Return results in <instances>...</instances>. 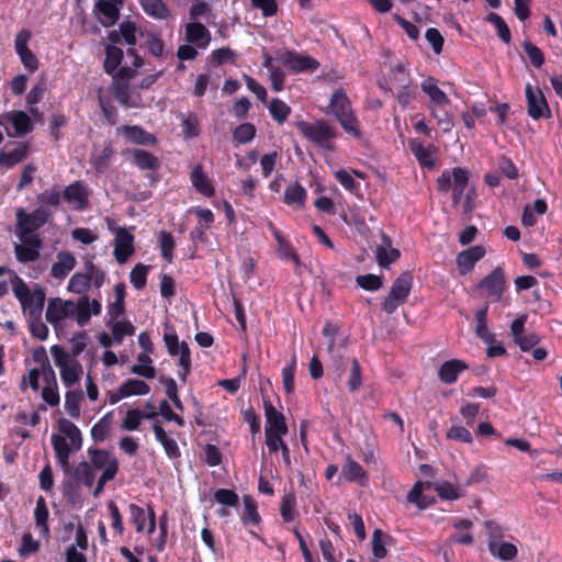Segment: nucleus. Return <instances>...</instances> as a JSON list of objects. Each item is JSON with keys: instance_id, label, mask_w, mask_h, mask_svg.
Here are the masks:
<instances>
[{"instance_id": "nucleus-1", "label": "nucleus", "mask_w": 562, "mask_h": 562, "mask_svg": "<svg viewBox=\"0 0 562 562\" xmlns=\"http://www.w3.org/2000/svg\"><path fill=\"white\" fill-rule=\"evenodd\" d=\"M57 428L60 434H53L50 442L55 452L57 464L67 473L70 471L69 458L71 451H78L82 447V435L80 429L69 419L59 418Z\"/></svg>"}, {"instance_id": "nucleus-2", "label": "nucleus", "mask_w": 562, "mask_h": 562, "mask_svg": "<svg viewBox=\"0 0 562 562\" xmlns=\"http://www.w3.org/2000/svg\"><path fill=\"white\" fill-rule=\"evenodd\" d=\"M339 122L342 130L357 139L362 138L359 121L352 110L350 99L341 88L336 89L330 97L328 111Z\"/></svg>"}, {"instance_id": "nucleus-3", "label": "nucleus", "mask_w": 562, "mask_h": 562, "mask_svg": "<svg viewBox=\"0 0 562 562\" xmlns=\"http://www.w3.org/2000/svg\"><path fill=\"white\" fill-rule=\"evenodd\" d=\"M11 282L13 293L20 302L23 313L29 318H41L46 299L44 289L36 285L31 291L29 285L16 273H13Z\"/></svg>"}, {"instance_id": "nucleus-4", "label": "nucleus", "mask_w": 562, "mask_h": 562, "mask_svg": "<svg viewBox=\"0 0 562 562\" xmlns=\"http://www.w3.org/2000/svg\"><path fill=\"white\" fill-rule=\"evenodd\" d=\"M295 125L300 133L308 142L326 151H335V139L338 136V131L327 121L316 120L313 123L306 121H297Z\"/></svg>"}, {"instance_id": "nucleus-5", "label": "nucleus", "mask_w": 562, "mask_h": 562, "mask_svg": "<svg viewBox=\"0 0 562 562\" xmlns=\"http://www.w3.org/2000/svg\"><path fill=\"white\" fill-rule=\"evenodd\" d=\"M50 353L55 364L60 370V379L66 387H71L80 381L83 369L77 359H72L61 346L54 345L50 347Z\"/></svg>"}, {"instance_id": "nucleus-6", "label": "nucleus", "mask_w": 562, "mask_h": 562, "mask_svg": "<svg viewBox=\"0 0 562 562\" xmlns=\"http://www.w3.org/2000/svg\"><path fill=\"white\" fill-rule=\"evenodd\" d=\"M413 288V274L409 271L402 272L392 283L389 295L382 302V310L386 314H393L403 305Z\"/></svg>"}, {"instance_id": "nucleus-7", "label": "nucleus", "mask_w": 562, "mask_h": 562, "mask_svg": "<svg viewBox=\"0 0 562 562\" xmlns=\"http://www.w3.org/2000/svg\"><path fill=\"white\" fill-rule=\"evenodd\" d=\"M164 342L171 357L179 356L178 366L181 368L179 378L182 382H186L192 368L189 345L186 341H179V337L173 328H171L170 333L164 334Z\"/></svg>"}, {"instance_id": "nucleus-8", "label": "nucleus", "mask_w": 562, "mask_h": 562, "mask_svg": "<svg viewBox=\"0 0 562 562\" xmlns=\"http://www.w3.org/2000/svg\"><path fill=\"white\" fill-rule=\"evenodd\" d=\"M16 235L22 237H31L34 232L43 227L50 214L43 207L35 209L27 213L24 209H18L16 213Z\"/></svg>"}, {"instance_id": "nucleus-9", "label": "nucleus", "mask_w": 562, "mask_h": 562, "mask_svg": "<svg viewBox=\"0 0 562 562\" xmlns=\"http://www.w3.org/2000/svg\"><path fill=\"white\" fill-rule=\"evenodd\" d=\"M278 59L285 68L295 74L314 72L321 66L316 58L301 55L295 50H285L279 55Z\"/></svg>"}, {"instance_id": "nucleus-10", "label": "nucleus", "mask_w": 562, "mask_h": 562, "mask_svg": "<svg viewBox=\"0 0 562 562\" xmlns=\"http://www.w3.org/2000/svg\"><path fill=\"white\" fill-rule=\"evenodd\" d=\"M527 112L532 120L551 117V110L540 88H533L530 83L525 88Z\"/></svg>"}, {"instance_id": "nucleus-11", "label": "nucleus", "mask_w": 562, "mask_h": 562, "mask_svg": "<svg viewBox=\"0 0 562 562\" xmlns=\"http://www.w3.org/2000/svg\"><path fill=\"white\" fill-rule=\"evenodd\" d=\"M124 0H97L93 13L104 27L113 26L120 19V11Z\"/></svg>"}, {"instance_id": "nucleus-12", "label": "nucleus", "mask_w": 562, "mask_h": 562, "mask_svg": "<svg viewBox=\"0 0 562 562\" xmlns=\"http://www.w3.org/2000/svg\"><path fill=\"white\" fill-rule=\"evenodd\" d=\"M21 244L14 246V255L19 262L29 263L34 262L40 258V251L43 246V241L38 234H34L31 237L18 236Z\"/></svg>"}, {"instance_id": "nucleus-13", "label": "nucleus", "mask_w": 562, "mask_h": 562, "mask_svg": "<svg viewBox=\"0 0 562 562\" xmlns=\"http://www.w3.org/2000/svg\"><path fill=\"white\" fill-rule=\"evenodd\" d=\"M479 288L485 290L487 296L492 297L493 302H499L507 289L504 269L496 267L480 281Z\"/></svg>"}, {"instance_id": "nucleus-14", "label": "nucleus", "mask_w": 562, "mask_h": 562, "mask_svg": "<svg viewBox=\"0 0 562 562\" xmlns=\"http://www.w3.org/2000/svg\"><path fill=\"white\" fill-rule=\"evenodd\" d=\"M89 195L88 188L79 180L67 186L63 192V199L76 211L89 207Z\"/></svg>"}, {"instance_id": "nucleus-15", "label": "nucleus", "mask_w": 562, "mask_h": 562, "mask_svg": "<svg viewBox=\"0 0 562 562\" xmlns=\"http://www.w3.org/2000/svg\"><path fill=\"white\" fill-rule=\"evenodd\" d=\"M134 239V235L125 227H117L115 229L113 254L119 263H125L135 252Z\"/></svg>"}, {"instance_id": "nucleus-16", "label": "nucleus", "mask_w": 562, "mask_h": 562, "mask_svg": "<svg viewBox=\"0 0 562 562\" xmlns=\"http://www.w3.org/2000/svg\"><path fill=\"white\" fill-rule=\"evenodd\" d=\"M485 248L481 245L460 251L456 258L460 274L464 276L472 271L475 263L485 256Z\"/></svg>"}, {"instance_id": "nucleus-17", "label": "nucleus", "mask_w": 562, "mask_h": 562, "mask_svg": "<svg viewBox=\"0 0 562 562\" xmlns=\"http://www.w3.org/2000/svg\"><path fill=\"white\" fill-rule=\"evenodd\" d=\"M267 227L278 244L277 252L279 257L281 259L291 260L296 266H300V256L292 246L291 241L282 235L281 231H279L278 227L272 222H269Z\"/></svg>"}, {"instance_id": "nucleus-18", "label": "nucleus", "mask_w": 562, "mask_h": 562, "mask_svg": "<svg viewBox=\"0 0 562 562\" xmlns=\"http://www.w3.org/2000/svg\"><path fill=\"white\" fill-rule=\"evenodd\" d=\"M263 409L266 417L265 431L288 434L289 428L284 415L277 411L269 400L263 401Z\"/></svg>"}, {"instance_id": "nucleus-19", "label": "nucleus", "mask_w": 562, "mask_h": 562, "mask_svg": "<svg viewBox=\"0 0 562 562\" xmlns=\"http://www.w3.org/2000/svg\"><path fill=\"white\" fill-rule=\"evenodd\" d=\"M190 180L193 188L202 195L212 198L215 195V188L212 180L203 170V166L198 164L190 172Z\"/></svg>"}, {"instance_id": "nucleus-20", "label": "nucleus", "mask_w": 562, "mask_h": 562, "mask_svg": "<svg viewBox=\"0 0 562 562\" xmlns=\"http://www.w3.org/2000/svg\"><path fill=\"white\" fill-rule=\"evenodd\" d=\"M117 132L122 133L127 142L136 145H155L157 142L154 134L146 132L138 125H123Z\"/></svg>"}, {"instance_id": "nucleus-21", "label": "nucleus", "mask_w": 562, "mask_h": 562, "mask_svg": "<svg viewBox=\"0 0 562 562\" xmlns=\"http://www.w3.org/2000/svg\"><path fill=\"white\" fill-rule=\"evenodd\" d=\"M468 364L460 359H451L445 361L438 370V378L445 384H453L457 382L461 372L468 370Z\"/></svg>"}, {"instance_id": "nucleus-22", "label": "nucleus", "mask_w": 562, "mask_h": 562, "mask_svg": "<svg viewBox=\"0 0 562 562\" xmlns=\"http://www.w3.org/2000/svg\"><path fill=\"white\" fill-rule=\"evenodd\" d=\"M156 440L164 447V450L169 459H179L181 451L177 441L171 438L164 429L161 424L155 423L151 426Z\"/></svg>"}, {"instance_id": "nucleus-23", "label": "nucleus", "mask_w": 562, "mask_h": 562, "mask_svg": "<svg viewBox=\"0 0 562 562\" xmlns=\"http://www.w3.org/2000/svg\"><path fill=\"white\" fill-rule=\"evenodd\" d=\"M186 38L189 43L195 44L199 48H206L210 41V31L200 22H191L186 25Z\"/></svg>"}, {"instance_id": "nucleus-24", "label": "nucleus", "mask_w": 562, "mask_h": 562, "mask_svg": "<svg viewBox=\"0 0 562 562\" xmlns=\"http://www.w3.org/2000/svg\"><path fill=\"white\" fill-rule=\"evenodd\" d=\"M76 258L70 251H59L57 261L53 263L50 274L53 278L64 280L76 267Z\"/></svg>"}, {"instance_id": "nucleus-25", "label": "nucleus", "mask_w": 562, "mask_h": 562, "mask_svg": "<svg viewBox=\"0 0 562 562\" xmlns=\"http://www.w3.org/2000/svg\"><path fill=\"white\" fill-rule=\"evenodd\" d=\"M438 81L434 77H428L420 83V89L426 93L436 106H447L450 99L443 90L438 87Z\"/></svg>"}, {"instance_id": "nucleus-26", "label": "nucleus", "mask_w": 562, "mask_h": 562, "mask_svg": "<svg viewBox=\"0 0 562 562\" xmlns=\"http://www.w3.org/2000/svg\"><path fill=\"white\" fill-rule=\"evenodd\" d=\"M409 148L423 168L432 169L435 167L434 154L437 149L434 145L426 147L422 143L413 139L409 143Z\"/></svg>"}, {"instance_id": "nucleus-27", "label": "nucleus", "mask_w": 562, "mask_h": 562, "mask_svg": "<svg viewBox=\"0 0 562 562\" xmlns=\"http://www.w3.org/2000/svg\"><path fill=\"white\" fill-rule=\"evenodd\" d=\"M133 158V164L140 170H157L160 167L159 159L151 153L145 149H128L126 150Z\"/></svg>"}, {"instance_id": "nucleus-28", "label": "nucleus", "mask_w": 562, "mask_h": 562, "mask_svg": "<svg viewBox=\"0 0 562 562\" xmlns=\"http://www.w3.org/2000/svg\"><path fill=\"white\" fill-rule=\"evenodd\" d=\"M342 476L348 482H357L364 486L368 482V474L359 462L351 457L347 458L346 464L342 467Z\"/></svg>"}, {"instance_id": "nucleus-29", "label": "nucleus", "mask_w": 562, "mask_h": 562, "mask_svg": "<svg viewBox=\"0 0 562 562\" xmlns=\"http://www.w3.org/2000/svg\"><path fill=\"white\" fill-rule=\"evenodd\" d=\"M453 186L452 189V201L458 204L464 193L465 188L469 183V171L462 167H456L451 170Z\"/></svg>"}, {"instance_id": "nucleus-30", "label": "nucleus", "mask_w": 562, "mask_h": 562, "mask_svg": "<svg viewBox=\"0 0 562 562\" xmlns=\"http://www.w3.org/2000/svg\"><path fill=\"white\" fill-rule=\"evenodd\" d=\"M156 412H142L138 408L128 409L122 422V429L127 431H134L138 429L142 419H154L157 417Z\"/></svg>"}, {"instance_id": "nucleus-31", "label": "nucleus", "mask_w": 562, "mask_h": 562, "mask_svg": "<svg viewBox=\"0 0 562 562\" xmlns=\"http://www.w3.org/2000/svg\"><path fill=\"white\" fill-rule=\"evenodd\" d=\"M29 154V144L22 143L11 151H0V167L10 169L23 161Z\"/></svg>"}, {"instance_id": "nucleus-32", "label": "nucleus", "mask_w": 562, "mask_h": 562, "mask_svg": "<svg viewBox=\"0 0 562 562\" xmlns=\"http://www.w3.org/2000/svg\"><path fill=\"white\" fill-rule=\"evenodd\" d=\"M488 307V303H485V305L475 313V335L485 344L495 341L494 335L491 334L487 328Z\"/></svg>"}, {"instance_id": "nucleus-33", "label": "nucleus", "mask_w": 562, "mask_h": 562, "mask_svg": "<svg viewBox=\"0 0 562 562\" xmlns=\"http://www.w3.org/2000/svg\"><path fill=\"white\" fill-rule=\"evenodd\" d=\"M143 11L156 20H166L170 16V10L164 0H138Z\"/></svg>"}, {"instance_id": "nucleus-34", "label": "nucleus", "mask_w": 562, "mask_h": 562, "mask_svg": "<svg viewBox=\"0 0 562 562\" xmlns=\"http://www.w3.org/2000/svg\"><path fill=\"white\" fill-rule=\"evenodd\" d=\"M244 503V512L240 515V520L245 527L249 525L259 526L261 524V517L258 513V507L256 501L249 496L245 495L243 497Z\"/></svg>"}, {"instance_id": "nucleus-35", "label": "nucleus", "mask_w": 562, "mask_h": 562, "mask_svg": "<svg viewBox=\"0 0 562 562\" xmlns=\"http://www.w3.org/2000/svg\"><path fill=\"white\" fill-rule=\"evenodd\" d=\"M11 121L14 133L13 136H22L33 131V123L31 117L24 111H11Z\"/></svg>"}, {"instance_id": "nucleus-36", "label": "nucleus", "mask_w": 562, "mask_h": 562, "mask_svg": "<svg viewBox=\"0 0 562 562\" xmlns=\"http://www.w3.org/2000/svg\"><path fill=\"white\" fill-rule=\"evenodd\" d=\"M389 80L390 86H384L382 82H379L380 88L385 91H392V87L402 88L413 82L403 65H396L391 69Z\"/></svg>"}, {"instance_id": "nucleus-37", "label": "nucleus", "mask_w": 562, "mask_h": 562, "mask_svg": "<svg viewBox=\"0 0 562 562\" xmlns=\"http://www.w3.org/2000/svg\"><path fill=\"white\" fill-rule=\"evenodd\" d=\"M72 476L78 484L92 487L95 481V471L89 462L81 461L74 468Z\"/></svg>"}, {"instance_id": "nucleus-38", "label": "nucleus", "mask_w": 562, "mask_h": 562, "mask_svg": "<svg viewBox=\"0 0 562 562\" xmlns=\"http://www.w3.org/2000/svg\"><path fill=\"white\" fill-rule=\"evenodd\" d=\"M104 53H105V59L103 63L104 71L108 75H113L117 70L119 66L122 63L123 55H124L123 50L120 47H117L116 45H106Z\"/></svg>"}, {"instance_id": "nucleus-39", "label": "nucleus", "mask_w": 562, "mask_h": 562, "mask_svg": "<svg viewBox=\"0 0 562 562\" xmlns=\"http://www.w3.org/2000/svg\"><path fill=\"white\" fill-rule=\"evenodd\" d=\"M48 516L49 512L46 505V501L43 496H40L36 499L34 519L36 527L40 528V532L43 536H47L49 533Z\"/></svg>"}, {"instance_id": "nucleus-40", "label": "nucleus", "mask_w": 562, "mask_h": 562, "mask_svg": "<svg viewBox=\"0 0 562 562\" xmlns=\"http://www.w3.org/2000/svg\"><path fill=\"white\" fill-rule=\"evenodd\" d=\"M488 550L492 555L503 561L513 560L517 555L516 546L509 542L488 540Z\"/></svg>"}, {"instance_id": "nucleus-41", "label": "nucleus", "mask_w": 562, "mask_h": 562, "mask_svg": "<svg viewBox=\"0 0 562 562\" xmlns=\"http://www.w3.org/2000/svg\"><path fill=\"white\" fill-rule=\"evenodd\" d=\"M280 515L284 522L294 521L299 517L296 509V496L290 492L282 496L280 504Z\"/></svg>"}, {"instance_id": "nucleus-42", "label": "nucleus", "mask_w": 562, "mask_h": 562, "mask_svg": "<svg viewBox=\"0 0 562 562\" xmlns=\"http://www.w3.org/2000/svg\"><path fill=\"white\" fill-rule=\"evenodd\" d=\"M90 457V464L93 467V470H101L109 468L112 462H119L115 457H112L109 451L97 448H89L88 450Z\"/></svg>"}, {"instance_id": "nucleus-43", "label": "nucleus", "mask_w": 562, "mask_h": 562, "mask_svg": "<svg viewBox=\"0 0 562 562\" xmlns=\"http://www.w3.org/2000/svg\"><path fill=\"white\" fill-rule=\"evenodd\" d=\"M306 196L307 193L303 186L300 184L299 182H294L286 187L283 201L286 205L303 206Z\"/></svg>"}, {"instance_id": "nucleus-44", "label": "nucleus", "mask_w": 562, "mask_h": 562, "mask_svg": "<svg viewBox=\"0 0 562 562\" xmlns=\"http://www.w3.org/2000/svg\"><path fill=\"white\" fill-rule=\"evenodd\" d=\"M122 395L130 397L133 395H147L150 386L143 380L127 379L121 384Z\"/></svg>"}, {"instance_id": "nucleus-45", "label": "nucleus", "mask_w": 562, "mask_h": 562, "mask_svg": "<svg viewBox=\"0 0 562 562\" xmlns=\"http://www.w3.org/2000/svg\"><path fill=\"white\" fill-rule=\"evenodd\" d=\"M83 401V392L81 390L68 391L65 395V409L72 418L80 417V404Z\"/></svg>"}, {"instance_id": "nucleus-46", "label": "nucleus", "mask_w": 562, "mask_h": 562, "mask_svg": "<svg viewBox=\"0 0 562 562\" xmlns=\"http://www.w3.org/2000/svg\"><path fill=\"white\" fill-rule=\"evenodd\" d=\"M112 156H113V148L110 144H108L99 153L92 154L91 165L93 166V168L95 169L97 172L103 173L106 171Z\"/></svg>"}, {"instance_id": "nucleus-47", "label": "nucleus", "mask_w": 562, "mask_h": 562, "mask_svg": "<svg viewBox=\"0 0 562 562\" xmlns=\"http://www.w3.org/2000/svg\"><path fill=\"white\" fill-rule=\"evenodd\" d=\"M485 21L494 25V27L497 32V36L505 44L510 43V41H512L510 30H509L508 25L506 24L505 20L501 15H498L497 13L491 12L486 15Z\"/></svg>"}, {"instance_id": "nucleus-48", "label": "nucleus", "mask_w": 562, "mask_h": 562, "mask_svg": "<svg viewBox=\"0 0 562 562\" xmlns=\"http://www.w3.org/2000/svg\"><path fill=\"white\" fill-rule=\"evenodd\" d=\"M91 285V276L86 272H76L68 282V291L77 294H82L89 290Z\"/></svg>"}, {"instance_id": "nucleus-49", "label": "nucleus", "mask_w": 562, "mask_h": 562, "mask_svg": "<svg viewBox=\"0 0 562 562\" xmlns=\"http://www.w3.org/2000/svg\"><path fill=\"white\" fill-rule=\"evenodd\" d=\"M46 321L52 325H57L65 318V308L63 300L59 297L50 299L45 313Z\"/></svg>"}, {"instance_id": "nucleus-50", "label": "nucleus", "mask_w": 562, "mask_h": 562, "mask_svg": "<svg viewBox=\"0 0 562 562\" xmlns=\"http://www.w3.org/2000/svg\"><path fill=\"white\" fill-rule=\"evenodd\" d=\"M158 241L160 245L162 258L166 259L168 262H172L173 249L176 247V241L172 234L167 231H160L158 235Z\"/></svg>"}, {"instance_id": "nucleus-51", "label": "nucleus", "mask_w": 562, "mask_h": 562, "mask_svg": "<svg viewBox=\"0 0 562 562\" xmlns=\"http://www.w3.org/2000/svg\"><path fill=\"white\" fill-rule=\"evenodd\" d=\"M269 112L274 121L283 124L291 114V108L284 101L274 98L270 102Z\"/></svg>"}, {"instance_id": "nucleus-52", "label": "nucleus", "mask_w": 562, "mask_h": 562, "mask_svg": "<svg viewBox=\"0 0 562 562\" xmlns=\"http://www.w3.org/2000/svg\"><path fill=\"white\" fill-rule=\"evenodd\" d=\"M395 97L402 110H406L418 97L417 86L412 82L405 87H402Z\"/></svg>"}, {"instance_id": "nucleus-53", "label": "nucleus", "mask_w": 562, "mask_h": 562, "mask_svg": "<svg viewBox=\"0 0 562 562\" xmlns=\"http://www.w3.org/2000/svg\"><path fill=\"white\" fill-rule=\"evenodd\" d=\"M256 131L252 123H241L233 131V139L238 144H247L255 138Z\"/></svg>"}, {"instance_id": "nucleus-54", "label": "nucleus", "mask_w": 562, "mask_h": 562, "mask_svg": "<svg viewBox=\"0 0 562 562\" xmlns=\"http://www.w3.org/2000/svg\"><path fill=\"white\" fill-rule=\"evenodd\" d=\"M150 267L144 263H137L130 273V281L136 290H142L147 283V274Z\"/></svg>"}, {"instance_id": "nucleus-55", "label": "nucleus", "mask_w": 562, "mask_h": 562, "mask_svg": "<svg viewBox=\"0 0 562 562\" xmlns=\"http://www.w3.org/2000/svg\"><path fill=\"white\" fill-rule=\"evenodd\" d=\"M160 382L165 385L166 395L168 396V398L172 402L177 409L182 412L184 409V406L178 395V385L175 379L170 376H162L160 379Z\"/></svg>"}, {"instance_id": "nucleus-56", "label": "nucleus", "mask_w": 562, "mask_h": 562, "mask_svg": "<svg viewBox=\"0 0 562 562\" xmlns=\"http://www.w3.org/2000/svg\"><path fill=\"white\" fill-rule=\"evenodd\" d=\"M435 491L441 499L456 501L462 496L460 490L448 481L436 483Z\"/></svg>"}, {"instance_id": "nucleus-57", "label": "nucleus", "mask_w": 562, "mask_h": 562, "mask_svg": "<svg viewBox=\"0 0 562 562\" xmlns=\"http://www.w3.org/2000/svg\"><path fill=\"white\" fill-rule=\"evenodd\" d=\"M214 501L227 507H237L239 496L234 490L218 488L214 492Z\"/></svg>"}, {"instance_id": "nucleus-58", "label": "nucleus", "mask_w": 562, "mask_h": 562, "mask_svg": "<svg viewBox=\"0 0 562 562\" xmlns=\"http://www.w3.org/2000/svg\"><path fill=\"white\" fill-rule=\"evenodd\" d=\"M130 512V522L135 525V530L137 533L144 531L146 525V513L144 508L138 506L137 504L131 503L128 505Z\"/></svg>"}, {"instance_id": "nucleus-59", "label": "nucleus", "mask_w": 562, "mask_h": 562, "mask_svg": "<svg viewBox=\"0 0 562 562\" xmlns=\"http://www.w3.org/2000/svg\"><path fill=\"white\" fill-rule=\"evenodd\" d=\"M356 283L358 286L366 291H378L383 285L382 277L368 273L361 274L356 278Z\"/></svg>"}, {"instance_id": "nucleus-60", "label": "nucleus", "mask_w": 562, "mask_h": 562, "mask_svg": "<svg viewBox=\"0 0 562 562\" xmlns=\"http://www.w3.org/2000/svg\"><path fill=\"white\" fill-rule=\"evenodd\" d=\"M430 114L437 121V124L442 127L443 132H449L452 128V117L446 106L430 108Z\"/></svg>"}, {"instance_id": "nucleus-61", "label": "nucleus", "mask_w": 562, "mask_h": 562, "mask_svg": "<svg viewBox=\"0 0 562 562\" xmlns=\"http://www.w3.org/2000/svg\"><path fill=\"white\" fill-rule=\"evenodd\" d=\"M401 257V251L396 248H390L386 250L384 247L379 246L376 248V261L380 267L387 268L391 263L396 261Z\"/></svg>"}, {"instance_id": "nucleus-62", "label": "nucleus", "mask_w": 562, "mask_h": 562, "mask_svg": "<svg viewBox=\"0 0 562 562\" xmlns=\"http://www.w3.org/2000/svg\"><path fill=\"white\" fill-rule=\"evenodd\" d=\"M522 47L533 67L540 68L544 64V55L538 46L529 41H525Z\"/></svg>"}, {"instance_id": "nucleus-63", "label": "nucleus", "mask_w": 562, "mask_h": 562, "mask_svg": "<svg viewBox=\"0 0 562 562\" xmlns=\"http://www.w3.org/2000/svg\"><path fill=\"white\" fill-rule=\"evenodd\" d=\"M135 333V327L128 321L115 322L112 325V335L116 344H121L125 336H132Z\"/></svg>"}, {"instance_id": "nucleus-64", "label": "nucleus", "mask_w": 562, "mask_h": 562, "mask_svg": "<svg viewBox=\"0 0 562 562\" xmlns=\"http://www.w3.org/2000/svg\"><path fill=\"white\" fill-rule=\"evenodd\" d=\"M498 170L509 180H516L519 171L514 161L505 155L497 158Z\"/></svg>"}]
</instances>
